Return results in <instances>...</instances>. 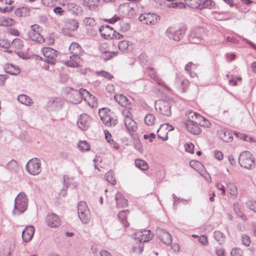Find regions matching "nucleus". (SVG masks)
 Segmentation results:
<instances>
[{
	"label": "nucleus",
	"mask_w": 256,
	"mask_h": 256,
	"mask_svg": "<svg viewBox=\"0 0 256 256\" xmlns=\"http://www.w3.org/2000/svg\"><path fill=\"white\" fill-rule=\"evenodd\" d=\"M153 234L150 230H140L132 236L134 239L132 242V252L138 254L142 252L144 249V243L149 242L153 238Z\"/></svg>",
	"instance_id": "nucleus-1"
},
{
	"label": "nucleus",
	"mask_w": 256,
	"mask_h": 256,
	"mask_svg": "<svg viewBox=\"0 0 256 256\" xmlns=\"http://www.w3.org/2000/svg\"><path fill=\"white\" fill-rule=\"evenodd\" d=\"M28 200L24 192H20L14 200L12 214L18 216L23 213L27 208Z\"/></svg>",
	"instance_id": "nucleus-2"
},
{
	"label": "nucleus",
	"mask_w": 256,
	"mask_h": 256,
	"mask_svg": "<svg viewBox=\"0 0 256 256\" xmlns=\"http://www.w3.org/2000/svg\"><path fill=\"white\" fill-rule=\"evenodd\" d=\"M238 162L242 167L252 169L255 167L254 158L248 151L242 152L238 158Z\"/></svg>",
	"instance_id": "nucleus-3"
},
{
	"label": "nucleus",
	"mask_w": 256,
	"mask_h": 256,
	"mask_svg": "<svg viewBox=\"0 0 256 256\" xmlns=\"http://www.w3.org/2000/svg\"><path fill=\"white\" fill-rule=\"evenodd\" d=\"M71 90L72 92L70 96V101L72 104H79L82 99L86 100L88 97L92 96V95L85 89L80 88L78 90H74L71 88Z\"/></svg>",
	"instance_id": "nucleus-4"
},
{
	"label": "nucleus",
	"mask_w": 256,
	"mask_h": 256,
	"mask_svg": "<svg viewBox=\"0 0 256 256\" xmlns=\"http://www.w3.org/2000/svg\"><path fill=\"white\" fill-rule=\"evenodd\" d=\"M78 217L84 224H88L90 220V214L86 203L84 201L80 202L78 204Z\"/></svg>",
	"instance_id": "nucleus-5"
},
{
	"label": "nucleus",
	"mask_w": 256,
	"mask_h": 256,
	"mask_svg": "<svg viewBox=\"0 0 256 256\" xmlns=\"http://www.w3.org/2000/svg\"><path fill=\"white\" fill-rule=\"evenodd\" d=\"M204 34L205 31L203 28H196L191 32L189 41L192 44H202L205 42L204 38Z\"/></svg>",
	"instance_id": "nucleus-6"
},
{
	"label": "nucleus",
	"mask_w": 256,
	"mask_h": 256,
	"mask_svg": "<svg viewBox=\"0 0 256 256\" xmlns=\"http://www.w3.org/2000/svg\"><path fill=\"white\" fill-rule=\"evenodd\" d=\"M99 31L102 36L106 39H120L123 37L122 35L116 32L112 28L108 25L101 26L99 28Z\"/></svg>",
	"instance_id": "nucleus-7"
},
{
	"label": "nucleus",
	"mask_w": 256,
	"mask_h": 256,
	"mask_svg": "<svg viewBox=\"0 0 256 256\" xmlns=\"http://www.w3.org/2000/svg\"><path fill=\"white\" fill-rule=\"evenodd\" d=\"M171 107L172 104L170 102L163 100H158L155 102L156 110L164 116L171 115Z\"/></svg>",
	"instance_id": "nucleus-8"
},
{
	"label": "nucleus",
	"mask_w": 256,
	"mask_h": 256,
	"mask_svg": "<svg viewBox=\"0 0 256 256\" xmlns=\"http://www.w3.org/2000/svg\"><path fill=\"white\" fill-rule=\"evenodd\" d=\"M41 164L38 158L30 160L26 165V170L32 175H37L41 172Z\"/></svg>",
	"instance_id": "nucleus-9"
},
{
	"label": "nucleus",
	"mask_w": 256,
	"mask_h": 256,
	"mask_svg": "<svg viewBox=\"0 0 256 256\" xmlns=\"http://www.w3.org/2000/svg\"><path fill=\"white\" fill-rule=\"evenodd\" d=\"M40 28L38 24H33L31 26V30L28 33V36L32 40L42 43L44 40L40 34Z\"/></svg>",
	"instance_id": "nucleus-10"
},
{
	"label": "nucleus",
	"mask_w": 256,
	"mask_h": 256,
	"mask_svg": "<svg viewBox=\"0 0 256 256\" xmlns=\"http://www.w3.org/2000/svg\"><path fill=\"white\" fill-rule=\"evenodd\" d=\"M44 58V60L50 64H55L58 56V52L50 48H44L42 50Z\"/></svg>",
	"instance_id": "nucleus-11"
},
{
	"label": "nucleus",
	"mask_w": 256,
	"mask_h": 256,
	"mask_svg": "<svg viewBox=\"0 0 256 256\" xmlns=\"http://www.w3.org/2000/svg\"><path fill=\"white\" fill-rule=\"evenodd\" d=\"M184 30L182 28L176 30L173 28H169L166 32V36L170 39L179 41L182 39L184 34Z\"/></svg>",
	"instance_id": "nucleus-12"
},
{
	"label": "nucleus",
	"mask_w": 256,
	"mask_h": 256,
	"mask_svg": "<svg viewBox=\"0 0 256 256\" xmlns=\"http://www.w3.org/2000/svg\"><path fill=\"white\" fill-rule=\"evenodd\" d=\"M159 16L154 13H144L140 16L138 19L146 24H154L158 20Z\"/></svg>",
	"instance_id": "nucleus-13"
},
{
	"label": "nucleus",
	"mask_w": 256,
	"mask_h": 256,
	"mask_svg": "<svg viewBox=\"0 0 256 256\" xmlns=\"http://www.w3.org/2000/svg\"><path fill=\"white\" fill-rule=\"evenodd\" d=\"M156 235L158 238L166 246L171 244L172 242L171 235L166 230L158 228L156 231Z\"/></svg>",
	"instance_id": "nucleus-14"
},
{
	"label": "nucleus",
	"mask_w": 256,
	"mask_h": 256,
	"mask_svg": "<svg viewBox=\"0 0 256 256\" xmlns=\"http://www.w3.org/2000/svg\"><path fill=\"white\" fill-rule=\"evenodd\" d=\"M90 121L91 118L90 116L86 114H83L78 118L77 121V125L82 130H86L90 125Z\"/></svg>",
	"instance_id": "nucleus-15"
},
{
	"label": "nucleus",
	"mask_w": 256,
	"mask_h": 256,
	"mask_svg": "<svg viewBox=\"0 0 256 256\" xmlns=\"http://www.w3.org/2000/svg\"><path fill=\"white\" fill-rule=\"evenodd\" d=\"M104 110V108H103L99 112V115L102 122L107 126H116L118 122V120L114 118L109 114H102Z\"/></svg>",
	"instance_id": "nucleus-16"
},
{
	"label": "nucleus",
	"mask_w": 256,
	"mask_h": 256,
	"mask_svg": "<svg viewBox=\"0 0 256 256\" xmlns=\"http://www.w3.org/2000/svg\"><path fill=\"white\" fill-rule=\"evenodd\" d=\"M185 127L190 133L198 135L201 133L202 130L198 125V122H194V120L184 122Z\"/></svg>",
	"instance_id": "nucleus-17"
},
{
	"label": "nucleus",
	"mask_w": 256,
	"mask_h": 256,
	"mask_svg": "<svg viewBox=\"0 0 256 256\" xmlns=\"http://www.w3.org/2000/svg\"><path fill=\"white\" fill-rule=\"evenodd\" d=\"M46 221L47 225L51 228H56L60 226L61 222L58 216L54 214H48Z\"/></svg>",
	"instance_id": "nucleus-18"
},
{
	"label": "nucleus",
	"mask_w": 256,
	"mask_h": 256,
	"mask_svg": "<svg viewBox=\"0 0 256 256\" xmlns=\"http://www.w3.org/2000/svg\"><path fill=\"white\" fill-rule=\"evenodd\" d=\"M114 100L122 106L132 109V106L129 99L125 96L122 94H118L114 96Z\"/></svg>",
	"instance_id": "nucleus-19"
},
{
	"label": "nucleus",
	"mask_w": 256,
	"mask_h": 256,
	"mask_svg": "<svg viewBox=\"0 0 256 256\" xmlns=\"http://www.w3.org/2000/svg\"><path fill=\"white\" fill-rule=\"evenodd\" d=\"M34 226H26L22 232V238L24 242H29L34 236Z\"/></svg>",
	"instance_id": "nucleus-20"
},
{
	"label": "nucleus",
	"mask_w": 256,
	"mask_h": 256,
	"mask_svg": "<svg viewBox=\"0 0 256 256\" xmlns=\"http://www.w3.org/2000/svg\"><path fill=\"white\" fill-rule=\"evenodd\" d=\"M174 129L173 126L170 125L168 124H165L161 125L159 129L157 130L158 136L159 138L166 140L168 138V132H166L164 136H161L160 133L163 130H168V131H171Z\"/></svg>",
	"instance_id": "nucleus-21"
},
{
	"label": "nucleus",
	"mask_w": 256,
	"mask_h": 256,
	"mask_svg": "<svg viewBox=\"0 0 256 256\" xmlns=\"http://www.w3.org/2000/svg\"><path fill=\"white\" fill-rule=\"evenodd\" d=\"M14 249V246L10 242L4 244L0 250V256H10Z\"/></svg>",
	"instance_id": "nucleus-22"
},
{
	"label": "nucleus",
	"mask_w": 256,
	"mask_h": 256,
	"mask_svg": "<svg viewBox=\"0 0 256 256\" xmlns=\"http://www.w3.org/2000/svg\"><path fill=\"white\" fill-rule=\"evenodd\" d=\"M115 200L116 202V207L124 208L128 206V200L124 198L122 194L118 192L115 195Z\"/></svg>",
	"instance_id": "nucleus-23"
},
{
	"label": "nucleus",
	"mask_w": 256,
	"mask_h": 256,
	"mask_svg": "<svg viewBox=\"0 0 256 256\" xmlns=\"http://www.w3.org/2000/svg\"><path fill=\"white\" fill-rule=\"evenodd\" d=\"M81 60L82 59L80 58V56L71 55L70 56V60L65 61L64 64L67 66L70 67H78Z\"/></svg>",
	"instance_id": "nucleus-24"
},
{
	"label": "nucleus",
	"mask_w": 256,
	"mask_h": 256,
	"mask_svg": "<svg viewBox=\"0 0 256 256\" xmlns=\"http://www.w3.org/2000/svg\"><path fill=\"white\" fill-rule=\"evenodd\" d=\"M69 50L72 55L80 56L83 50L80 45L77 42H72L69 46Z\"/></svg>",
	"instance_id": "nucleus-25"
},
{
	"label": "nucleus",
	"mask_w": 256,
	"mask_h": 256,
	"mask_svg": "<svg viewBox=\"0 0 256 256\" xmlns=\"http://www.w3.org/2000/svg\"><path fill=\"white\" fill-rule=\"evenodd\" d=\"M6 72L12 75H16L20 74V70L18 67L12 64H8L5 66Z\"/></svg>",
	"instance_id": "nucleus-26"
},
{
	"label": "nucleus",
	"mask_w": 256,
	"mask_h": 256,
	"mask_svg": "<svg viewBox=\"0 0 256 256\" xmlns=\"http://www.w3.org/2000/svg\"><path fill=\"white\" fill-rule=\"evenodd\" d=\"M129 214V210H128L120 211L118 214L119 220L121 221L122 224L125 226H129V224L126 220L127 215Z\"/></svg>",
	"instance_id": "nucleus-27"
},
{
	"label": "nucleus",
	"mask_w": 256,
	"mask_h": 256,
	"mask_svg": "<svg viewBox=\"0 0 256 256\" xmlns=\"http://www.w3.org/2000/svg\"><path fill=\"white\" fill-rule=\"evenodd\" d=\"M124 125L128 130L134 131L137 128L136 123L132 118H125L124 120Z\"/></svg>",
	"instance_id": "nucleus-28"
},
{
	"label": "nucleus",
	"mask_w": 256,
	"mask_h": 256,
	"mask_svg": "<svg viewBox=\"0 0 256 256\" xmlns=\"http://www.w3.org/2000/svg\"><path fill=\"white\" fill-rule=\"evenodd\" d=\"M6 168L14 173H17L19 170L18 164L17 162L14 160L10 161L6 166Z\"/></svg>",
	"instance_id": "nucleus-29"
},
{
	"label": "nucleus",
	"mask_w": 256,
	"mask_h": 256,
	"mask_svg": "<svg viewBox=\"0 0 256 256\" xmlns=\"http://www.w3.org/2000/svg\"><path fill=\"white\" fill-rule=\"evenodd\" d=\"M48 104L52 110H55L60 108L62 106V102L60 98H56L50 100Z\"/></svg>",
	"instance_id": "nucleus-30"
},
{
	"label": "nucleus",
	"mask_w": 256,
	"mask_h": 256,
	"mask_svg": "<svg viewBox=\"0 0 256 256\" xmlns=\"http://www.w3.org/2000/svg\"><path fill=\"white\" fill-rule=\"evenodd\" d=\"M233 208L234 212L238 215V216L240 217L244 220H247V217L246 215L244 214L242 212L241 206L238 202H236L234 204Z\"/></svg>",
	"instance_id": "nucleus-31"
},
{
	"label": "nucleus",
	"mask_w": 256,
	"mask_h": 256,
	"mask_svg": "<svg viewBox=\"0 0 256 256\" xmlns=\"http://www.w3.org/2000/svg\"><path fill=\"white\" fill-rule=\"evenodd\" d=\"M15 24V20L12 18L1 17L0 18V26H12Z\"/></svg>",
	"instance_id": "nucleus-32"
},
{
	"label": "nucleus",
	"mask_w": 256,
	"mask_h": 256,
	"mask_svg": "<svg viewBox=\"0 0 256 256\" xmlns=\"http://www.w3.org/2000/svg\"><path fill=\"white\" fill-rule=\"evenodd\" d=\"M185 4L192 8L200 9L201 6V0H184Z\"/></svg>",
	"instance_id": "nucleus-33"
},
{
	"label": "nucleus",
	"mask_w": 256,
	"mask_h": 256,
	"mask_svg": "<svg viewBox=\"0 0 256 256\" xmlns=\"http://www.w3.org/2000/svg\"><path fill=\"white\" fill-rule=\"evenodd\" d=\"M186 116L188 118L186 122H188V120H194V122H196L195 120L196 119H198V120H200V119L204 120V118L200 114L192 111L187 112L186 113Z\"/></svg>",
	"instance_id": "nucleus-34"
},
{
	"label": "nucleus",
	"mask_w": 256,
	"mask_h": 256,
	"mask_svg": "<svg viewBox=\"0 0 256 256\" xmlns=\"http://www.w3.org/2000/svg\"><path fill=\"white\" fill-rule=\"evenodd\" d=\"M66 28L70 30L74 31L78 29V22L75 20H70L66 24Z\"/></svg>",
	"instance_id": "nucleus-35"
},
{
	"label": "nucleus",
	"mask_w": 256,
	"mask_h": 256,
	"mask_svg": "<svg viewBox=\"0 0 256 256\" xmlns=\"http://www.w3.org/2000/svg\"><path fill=\"white\" fill-rule=\"evenodd\" d=\"M18 100L22 104L26 106H30L32 103V100L28 96L25 94L19 95Z\"/></svg>",
	"instance_id": "nucleus-36"
},
{
	"label": "nucleus",
	"mask_w": 256,
	"mask_h": 256,
	"mask_svg": "<svg viewBox=\"0 0 256 256\" xmlns=\"http://www.w3.org/2000/svg\"><path fill=\"white\" fill-rule=\"evenodd\" d=\"M30 10L28 8L22 7L18 8L15 10L14 14L18 17L26 16L29 13Z\"/></svg>",
	"instance_id": "nucleus-37"
},
{
	"label": "nucleus",
	"mask_w": 256,
	"mask_h": 256,
	"mask_svg": "<svg viewBox=\"0 0 256 256\" xmlns=\"http://www.w3.org/2000/svg\"><path fill=\"white\" fill-rule=\"evenodd\" d=\"M226 186L229 194L234 198H236L238 194L236 186L232 182L228 183Z\"/></svg>",
	"instance_id": "nucleus-38"
},
{
	"label": "nucleus",
	"mask_w": 256,
	"mask_h": 256,
	"mask_svg": "<svg viewBox=\"0 0 256 256\" xmlns=\"http://www.w3.org/2000/svg\"><path fill=\"white\" fill-rule=\"evenodd\" d=\"M99 4V0H84V4L92 10L96 7Z\"/></svg>",
	"instance_id": "nucleus-39"
},
{
	"label": "nucleus",
	"mask_w": 256,
	"mask_h": 256,
	"mask_svg": "<svg viewBox=\"0 0 256 256\" xmlns=\"http://www.w3.org/2000/svg\"><path fill=\"white\" fill-rule=\"evenodd\" d=\"M136 166L140 169L146 170L148 169V165L147 163L142 160H135Z\"/></svg>",
	"instance_id": "nucleus-40"
},
{
	"label": "nucleus",
	"mask_w": 256,
	"mask_h": 256,
	"mask_svg": "<svg viewBox=\"0 0 256 256\" xmlns=\"http://www.w3.org/2000/svg\"><path fill=\"white\" fill-rule=\"evenodd\" d=\"M72 178H68L66 176H64V186L67 188L68 186H72L73 188H74L76 186V182H72Z\"/></svg>",
	"instance_id": "nucleus-41"
},
{
	"label": "nucleus",
	"mask_w": 256,
	"mask_h": 256,
	"mask_svg": "<svg viewBox=\"0 0 256 256\" xmlns=\"http://www.w3.org/2000/svg\"><path fill=\"white\" fill-rule=\"evenodd\" d=\"M214 2L212 0H204L202 2L201 6H200V10L203 8L211 9L214 6Z\"/></svg>",
	"instance_id": "nucleus-42"
},
{
	"label": "nucleus",
	"mask_w": 256,
	"mask_h": 256,
	"mask_svg": "<svg viewBox=\"0 0 256 256\" xmlns=\"http://www.w3.org/2000/svg\"><path fill=\"white\" fill-rule=\"evenodd\" d=\"M220 138L224 141L227 142H229L232 141V134L226 132H222L220 134Z\"/></svg>",
	"instance_id": "nucleus-43"
},
{
	"label": "nucleus",
	"mask_w": 256,
	"mask_h": 256,
	"mask_svg": "<svg viewBox=\"0 0 256 256\" xmlns=\"http://www.w3.org/2000/svg\"><path fill=\"white\" fill-rule=\"evenodd\" d=\"M105 178L106 180L109 182L110 184L114 185L116 184V180L114 177V172L112 170L108 171L106 173L105 175Z\"/></svg>",
	"instance_id": "nucleus-44"
},
{
	"label": "nucleus",
	"mask_w": 256,
	"mask_h": 256,
	"mask_svg": "<svg viewBox=\"0 0 256 256\" xmlns=\"http://www.w3.org/2000/svg\"><path fill=\"white\" fill-rule=\"evenodd\" d=\"M214 238L220 244H222L225 240V236L223 233L220 231H216L214 232Z\"/></svg>",
	"instance_id": "nucleus-45"
},
{
	"label": "nucleus",
	"mask_w": 256,
	"mask_h": 256,
	"mask_svg": "<svg viewBox=\"0 0 256 256\" xmlns=\"http://www.w3.org/2000/svg\"><path fill=\"white\" fill-rule=\"evenodd\" d=\"M131 44L130 42L127 40H122L119 42L118 48L120 50L124 52L128 50V46Z\"/></svg>",
	"instance_id": "nucleus-46"
},
{
	"label": "nucleus",
	"mask_w": 256,
	"mask_h": 256,
	"mask_svg": "<svg viewBox=\"0 0 256 256\" xmlns=\"http://www.w3.org/2000/svg\"><path fill=\"white\" fill-rule=\"evenodd\" d=\"M155 120L154 116L151 114H147L144 118L145 123L148 126L152 125Z\"/></svg>",
	"instance_id": "nucleus-47"
},
{
	"label": "nucleus",
	"mask_w": 256,
	"mask_h": 256,
	"mask_svg": "<svg viewBox=\"0 0 256 256\" xmlns=\"http://www.w3.org/2000/svg\"><path fill=\"white\" fill-rule=\"evenodd\" d=\"M78 146L82 151H88L90 148L88 144L85 140L80 142L78 144Z\"/></svg>",
	"instance_id": "nucleus-48"
},
{
	"label": "nucleus",
	"mask_w": 256,
	"mask_h": 256,
	"mask_svg": "<svg viewBox=\"0 0 256 256\" xmlns=\"http://www.w3.org/2000/svg\"><path fill=\"white\" fill-rule=\"evenodd\" d=\"M84 22L86 26H96V23L95 20L90 17L86 18L84 20Z\"/></svg>",
	"instance_id": "nucleus-49"
},
{
	"label": "nucleus",
	"mask_w": 256,
	"mask_h": 256,
	"mask_svg": "<svg viewBox=\"0 0 256 256\" xmlns=\"http://www.w3.org/2000/svg\"><path fill=\"white\" fill-rule=\"evenodd\" d=\"M146 71L148 74L154 80L158 77L156 72L153 68H147Z\"/></svg>",
	"instance_id": "nucleus-50"
},
{
	"label": "nucleus",
	"mask_w": 256,
	"mask_h": 256,
	"mask_svg": "<svg viewBox=\"0 0 256 256\" xmlns=\"http://www.w3.org/2000/svg\"><path fill=\"white\" fill-rule=\"evenodd\" d=\"M117 52H105L102 57V58L105 60H108L112 58L114 56H116L117 54Z\"/></svg>",
	"instance_id": "nucleus-51"
},
{
	"label": "nucleus",
	"mask_w": 256,
	"mask_h": 256,
	"mask_svg": "<svg viewBox=\"0 0 256 256\" xmlns=\"http://www.w3.org/2000/svg\"><path fill=\"white\" fill-rule=\"evenodd\" d=\"M246 205L248 208L256 212V201L248 200L246 202Z\"/></svg>",
	"instance_id": "nucleus-52"
},
{
	"label": "nucleus",
	"mask_w": 256,
	"mask_h": 256,
	"mask_svg": "<svg viewBox=\"0 0 256 256\" xmlns=\"http://www.w3.org/2000/svg\"><path fill=\"white\" fill-rule=\"evenodd\" d=\"M186 151L190 153H194V145L192 143H188L184 145Z\"/></svg>",
	"instance_id": "nucleus-53"
},
{
	"label": "nucleus",
	"mask_w": 256,
	"mask_h": 256,
	"mask_svg": "<svg viewBox=\"0 0 256 256\" xmlns=\"http://www.w3.org/2000/svg\"><path fill=\"white\" fill-rule=\"evenodd\" d=\"M242 244L246 246H249L250 244V240L249 236L246 235H242Z\"/></svg>",
	"instance_id": "nucleus-54"
},
{
	"label": "nucleus",
	"mask_w": 256,
	"mask_h": 256,
	"mask_svg": "<svg viewBox=\"0 0 256 256\" xmlns=\"http://www.w3.org/2000/svg\"><path fill=\"white\" fill-rule=\"evenodd\" d=\"M99 76H103L105 78H106L108 80H110L113 78V76L109 72H106V71H100L97 72Z\"/></svg>",
	"instance_id": "nucleus-55"
},
{
	"label": "nucleus",
	"mask_w": 256,
	"mask_h": 256,
	"mask_svg": "<svg viewBox=\"0 0 256 256\" xmlns=\"http://www.w3.org/2000/svg\"><path fill=\"white\" fill-rule=\"evenodd\" d=\"M130 109L128 108H125L122 110V114L125 117V118H132V114L130 112Z\"/></svg>",
	"instance_id": "nucleus-56"
},
{
	"label": "nucleus",
	"mask_w": 256,
	"mask_h": 256,
	"mask_svg": "<svg viewBox=\"0 0 256 256\" xmlns=\"http://www.w3.org/2000/svg\"><path fill=\"white\" fill-rule=\"evenodd\" d=\"M232 256H242V251L240 248H234L231 251Z\"/></svg>",
	"instance_id": "nucleus-57"
},
{
	"label": "nucleus",
	"mask_w": 256,
	"mask_h": 256,
	"mask_svg": "<svg viewBox=\"0 0 256 256\" xmlns=\"http://www.w3.org/2000/svg\"><path fill=\"white\" fill-rule=\"evenodd\" d=\"M159 85L163 86L166 89L170 90V88L164 82L162 79L160 78L158 76L154 80Z\"/></svg>",
	"instance_id": "nucleus-58"
},
{
	"label": "nucleus",
	"mask_w": 256,
	"mask_h": 256,
	"mask_svg": "<svg viewBox=\"0 0 256 256\" xmlns=\"http://www.w3.org/2000/svg\"><path fill=\"white\" fill-rule=\"evenodd\" d=\"M192 66H197L196 64H194L192 62H188L185 66V70L187 72H191L192 68Z\"/></svg>",
	"instance_id": "nucleus-59"
},
{
	"label": "nucleus",
	"mask_w": 256,
	"mask_h": 256,
	"mask_svg": "<svg viewBox=\"0 0 256 256\" xmlns=\"http://www.w3.org/2000/svg\"><path fill=\"white\" fill-rule=\"evenodd\" d=\"M120 17L118 16H114L112 18L110 19L105 20L106 21L108 22L110 24H114L118 20H120Z\"/></svg>",
	"instance_id": "nucleus-60"
},
{
	"label": "nucleus",
	"mask_w": 256,
	"mask_h": 256,
	"mask_svg": "<svg viewBox=\"0 0 256 256\" xmlns=\"http://www.w3.org/2000/svg\"><path fill=\"white\" fill-rule=\"evenodd\" d=\"M54 12L56 14L62 16L64 12L60 7L57 6L54 8Z\"/></svg>",
	"instance_id": "nucleus-61"
},
{
	"label": "nucleus",
	"mask_w": 256,
	"mask_h": 256,
	"mask_svg": "<svg viewBox=\"0 0 256 256\" xmlns=\"http://www.w3.org/2000/svg\"><path fill=\"white\" fill-rule=\"evenodd\" d=\"M10 44L4 40L0 39V48H8Z\"/></svg>",
	"instance_id": "nucleus-62"
},
{
	"label": "nucleus",
	"mask_w": 256,
	"mask_h": 256,
	"mask_svg": "<svg viewBox=\"0 0 256 256\" xmlns=\"http://www.w3.org/2000/svg\"><path fill=\"white\" fill-rule=\"evenodd\" d=\"M199 242L204 245H206L208 244L207 238L204 235L200 237Z\"/></svg>",
	"instance_id": "nucleus-63"
},
{
	"label": "nucleus",
	"mask_w": 256,
	"mask_h": 256,
	"mask_svg": "<svg viewBox=\"0 0 256 256\" xmlns=\"http://www.w3.org/2000/svg\"><path fill=\"white\" fill-rule=\"evenodd\" d=\"M138 58L141 62L143 64H145L148 61V56L145 54H142L139 56Z\"/></svg>",
	"instance_id": "nucleus-64"
}]
</instances>
